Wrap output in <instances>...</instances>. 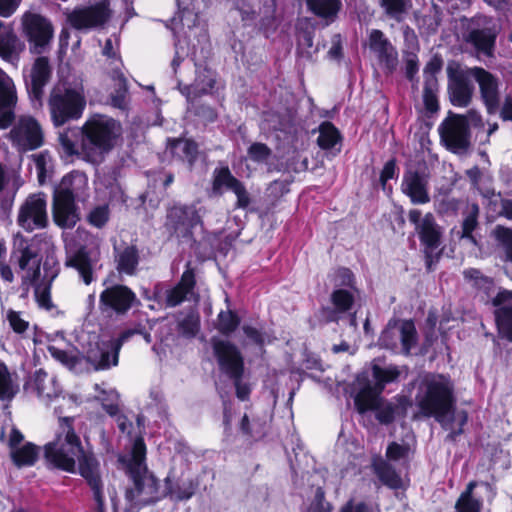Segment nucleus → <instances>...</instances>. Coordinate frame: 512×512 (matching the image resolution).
I'll return each mask as SVG.
<instances>
[{
    "instance_id": "f257e3e1",
    "label": "nucleus",
    "mask_w": 512,
    "mask_h": 512,
    "mask_svg": "<svg viewBox=\"0 0 512 512\" xmlns=\"http://www.w3.org/2000/svg\"><path fill=\"white\" fill-rule=\"evenodd\" d=\"M45 458L54 467L67 472L75 470L76 460L79 471L94 493L99 508L103 506L102 483L99 474V463L92 454L84 453L79 437L75 434L69 417L59 419V429L53 441L44 447Z\"/></svg>"
},
{
    "instance_id": "f03ea898",
    "label": "nucleus",
    "mask_w": 512,
    "mask_h": 512,
    "mask_svg": "<svg viewBox=\"0 0 512 512\" xmlns=\"http://www.w3.org/2000/svg\"><path fill=\"white\" fill-rule=\"evenodd\" d=\"M122 133L121 125L113 118L95 114L90 116L81 128V142L78 146L74 138L76 129H68L59 135L62 153L65 157L78 156L86 162L99 164L110 152Z\"/></svg>"
},
{
    "instance_id": "7ed1b4c3",
    "label": "nucleus",
    "mask_w": 512,
    "mask_h": 512,
    "mask_svg": "<svg viewBox=\"0 0 512 512\" xmlns=\"http://www.w3.org/2000/svg\"><path fill=\"white\" fill-rule=\"evenodd\" d=\"M453 384L443 375H426L419 387L416 401L422 413L434 416L442 426L451 431L454 438L462 432V426L467 422V414L460 411L452 415L454 404Z\"/></svg>"
},
{
    "instance_id": "20e7f679",
    "label": "nucleus",
    "mask_w": 512,
    "mask_h": 512,
    "mask_svg": "<svg viewBox=\"0 0 512 512\" xmlns=\"http://www.w3.org/2000/svg\"><path fill=\"white\" fill-rule=\"evenodd\" d=\"M400 371L395 366L380 367L378 364L372 366V376L375 383L372 385L366 374H361L357 378V384L360 387L355 396V405L360 413L368 410L377 411V419L382 423H389L393 420L395 409L390 403H383L379 397L385 384L397 379Z\"/></svg>"
},
{
    "instance_id": "39448f33",
    "label": "nucleus",
    "mask_w": 512,
    "mask_h": 512,
    "mask_svg": "<svg viewBox=\"0 0 512 512\" xmlns=\"http://www.w3.org/2000/svg\"><path fill=\"white\" fill-rule=\"evenodd\" d=\"M88 179L84 173L75 171L64 176L53 194V220L62 228H72L79 220L74 203L84 193Z\"/></svg>"
},
{
    "instance_id": "423d86ee",
    "label": "nucleus",
    "mask_w": 512,
    "mask_h": 512,
    "mask_svg": "<svg viewBox=\"0 0 512 512\" xmlns=\"http://www.w3.org/2000/svg\"><path fill=\"white\" fill-rule=\"evenodd\" d=\"M41 261L42 257L32 240L21 234L14 236L10 263L21 278L23 290L28 291L38 281L41 273Z\"/></svg>"
},
{
    "instance_id": "0eeeda50",
    "label": "nucleus",
    "mask_w": 512,
    "mask_h": 512,
    "mask_svg": "<svg viewBox=\"0 0 512 512\" xmlns=\"http://www.w3.org/2000/svg\"><path fill=\"white\" fill-rule=\"evenodd\" d=\"M49 111L55 126H62L70 120L81 118L86 100L81 88L58 84L50 92Z\"/></svg>"
},
{
    "instance_id": "6e6552de",
    "label": "nucleus",
    "mask_w": 512,
    "mask_h": 512,
    "mask_svg": "<svg viewBox=\"0 0 512 512\" xmlns=\"http://www.w3.org/2000/svg\"><path fill=\"white\" fill-rule=\"evenodd\" d=\"M136 332V330H126L119 337H102L84 351L86 360L95 370H108L117 366L122 345Z\"/></svg>"
},
{
    "instance_id": "1a4fd4ad",
    "label": "nucleus",
    "mask_w": 512,
    "mask_h": 512,
    "mask_svg": "<svg viewBox=\"0 0 512 512\" xmlns=\"http://www.w3.org/2000/svg\"><path fill=\"white\" fill-rule=\"evenodd\" d=\"M103 409L111 416H116V424L119 431L131 442V462L141 467L145 459L146 447L141 437H132L133 423L125 416L118 415L119 395L115 390L102 391L99 396Z\"/></svg>"
},
{
    "instance_id": "9d476101",
    "label": "nucleus",
    "mask_w": 512,
    "mask_h": 512,
    "mask_svg": "<svg viewBox=\"0 0 512 512\" xmlns=\"http://www.w3.org/2000/svg\"><path fill=\"white\" fill-rule=\"evenodd\" d=\"M164 496L155 476L146 469L134 474L133 487L125 494L127 512H137L142 506L153 503Z\"/></svg>"
},
{
    "instance_id": "9b49d317",
    "label": "nucleus",
    "mask_w": 512,
    "mask_h": 512,
    "mask_svg": "<svg viewBox=\"0 0 512 512\" xmlns=\"http://www.w3.org/2000/svg\"><path fill=\"white\" fill-rule=\"evenodd\" d=\"M213 347L221 370L235 380L237 397L245 400L250 393V389L247 385L240 382L243 372V360L239 351L234 345L221 340H215Z\"/></svg>"
},
{
    "instance_id": "f8f14e48",
    "label": "nucleus",
    "mask_w": 512,
    "mask_h": 512,
    "mask_svg": "<svg viewBox=\"0 0 512 512\" xmlns=\"http://www.w3.org/2000/svg\"><path fill=\"white\" fill-rule=\"evenodd\" d=\"M416 341L415 325L410 320L390 321L379 338L380 346L403 354H409Z\"/></svg>"
},
{
    "instance_id": "ddd939ff",
    "label": "nucleus",
    "mask_w": 512,
    "mask_h": 512,
    "mask_svg": "<svg viewBox=\"0 0 512 512\" xmlns=\"http://www.w3.org/2000/svg\"><path fill=\"white\" fill-rule=\"evenodd\" d=\"M109 0H99L88 6L77 7L67 15L69 24L77 30L103 26L112 17Z\"/></svg>"
},
{
    "instance_id": "4468645a",
    "label": "nucleus",
    "mask_w": 512,
    "mask_h": 512,
    "mask_svg": "<svg viewBox=\"0 0 512 512\" xmlns=\"http://www.w3.org/2000/svg\"><path fill=\"white\" fill-rule=\"evenodd\" d=\"M448 92L454 106L466 107L470 104L474 92L471 80H474L472 67H461L458 64L449 65Z\"/></svg>"
},
{
    "instance_id": "2eb2a0df",
    "label": "nucleus",
    "mask_w": 512,
    "mask_h": 512,
    "mask_svg": "<svg viewBox=\"0 0 512 512\" xmlns=\"http://www.w3.org/2000/svg\"><path fill=\"white\" fill-rule=\"evenodd\" d=\"M17 222L29 232L45 228L48 223L46 195L36 193L28 196L20 206Z\"/></svg>"
},
{
    "instance_id": "dca6fc26",
    "label": "nucleus",
    "mask_w": 512,
    "mask_h": 512,
    "mask_svg": "<svg viewBox=\"0 0 512 512\" xmlns=\"http://www.w3.org/2000/svg\"><path fill=\"white\" fill-rule=\"evenodd\" d=\"M442 141L454 153H461L468 149L470 134L467 120L462 115H452L447 118L439 128Z\"/></svg>"
},
{
    "instance_id": "f3484780",
    "label": "nucleus",
    "mask_w": 512,
    "mask_h": 512,
    "mask_svg": "<svg viewBox=\"0 0 512 512\" xmlns=\"http://www.w3.org/2000/svg\"><path fill=\"white\" fill-rule=\"evenodd\" d=\"M13 144L21 151L34 150L43 143L40 124L31 116H22L10 131Z\"/></svg>"
},
{
    "instance_id": "a211bd4d",
    "label": "nucleus",
    "mask_w": 512,
    "mask_h": 512,
    "mask_svg": "<svg viewBox=\"0 0 512 512\" xmlns=\"http://www.w3.org/2000/svg\"><path fill=\"white\" fill-rule=\"evenodd\" d=\"M100 253L97 250L80 248L74 252H67L65 265L74 269L85 285H90L96 279V273L101 268L99 264Z\"/></svg>"
},
{
    "instance_id": "6ab92c4d",
    "label": "nucleus",
    "mask_w": 512,
    "mask_h": 512,
    "mask_svg": "<svg viewBox=\"0 0 512 512\" xmlns=\"http://www.w3.org/2000/svg\"><path fill=\"white\" fill-rule=\"evenodd\" d=\"M472 73L487 112L490 115L496 114L500 105L499 79L481 67H472Z\"/></svg>"
},
{
    "instance_id": "aec40b11",
    "label": "nucleus",
    "mask_w": 512,
    "mask_h": 512,
    "mask_svg": "<svg viewBox=\"0 0 512 512\" xmlns=\"http://www.w3.org/2000/svg\"><path fill=\"white\" fill-rule=\"evenodd\" d=\"M136 301V294L124 285H113L103 290L100 294L102 310H111L120 315L127 313Z\"/></svg>"
},
{
    "instance_id": "412c9836",
    "label": "nucleus",
    "mask_w": 512,
    "mask_h": 512,
    "mask_svg": "<svg viewBox=\"0 0 512 512\" xmlns=\"http://www.w3.org/2000/svg\"><path fill=\"white\" fill-rule=\"evenodd\" d=\"M418 209L409 212V220L415 225V229L419 234L420 240L426 247V253L429 255L440 245L441 232L435 223L431 213H427L423 217Z\"/></svg>"
},
{
    "instance_id": "4be33fe9",
    "label": "nucleus",
    "mask_w": 512,
    "mask_h": 512,
    "mask_svg": "<svg viewBox=\"0 0 512 512\" xmlns=\"http://www.w3.org/2000/svg\"><path fill=\"white\" fill-rule=\"evenodd\" d=\"M24 27L29 41L33 44L32 51L36 54L42 53L52 38L51 24L39 15L30 14L24 18Z\"/></svg>"
},
{
    "instance_id": "5701e85b",
    "label": "nucleus",
    "mask_w": 512,
    "mask_h": 512,
    "mask_svg": "<svg viewBox=\"0 0 512 512\" xmlns=\"http://www.w3.org/2000/svg\"><path fill=\"white\" fill-rule=\"evenodd\" d=\"M479 487L485 494L487 500H492L494 491L489 483L471 481L466 490L461 493L455 504V512H480L483 506L481 493L475 491Z\"/></svg>"
},
{
    "instance_id": "b1692460",
    "label": "nucleus",
    "mask_w": 512,
    "mask_h": 512,
    "mask_svg": "<svg viewBox=\"0 0 512 512\" xmlns=\"http://www.w3.org/2000/svg\"><path fill=\"white\" fill-rule=\"evenodd\" d=\"M401 189L413 204H425L430 201L428 179L424 174L407 171L403 176Z\"/></svg>"
},
{
    "instance_id": "393cba45",
    "label": "nucleus",
    "mask_w": 512,
    "mask_h": 512,
    "mask_svg": "<svg viewBox=\"0 0 512 512\" xmlns=\"http://www.w3.org/2000/svg\"><path fill=\"white\" fill-rule=\"evenodd\" d=\"M16 103L12 79L0 69V128H7L13 121V107Z\"/></svg>"
},
{
    "instance_id": "a878e982",
    "label": "nucleus",
    "mask_w": 512,
    "mask_h": 512,
    "mask_svg": "<svg viewBox=\"0 0 512 512\" xmlns=\"http://www.w3.org/2000/svg\"><path fill=\"white\" fill-rule=\"evenodd\" d=\"M496 323L502 337L512 341V292L502 291L493 300Z\"/></svg>"
},
{
    "instance_id": "bb28decb",
    "label": "nucleus",
    "mask_w": 512,
    "mask_h": 512,
    "mask_svg": "<svg viewBox=\"0 0 512 512\" xmlns=\"http://www.w3.org/2000/svg\"><path fill=\"white\" fill-rule=\"evenodd\" d=\"M24 49L25 44L17 36L13 27L0 21V58L15 63Z\"/></svg>"
},
{
    "instance_id": "cd10ccee",
    "label": "nucleus",
    "mask_w": 512,
    "mask_h": 512,
    "mask_svg": "<svg viewBox=\"0 0 512 512\" xmlns=\"http://www.w3.org/2000/svg\"><path fill=\"white\" fill-rule=\"evenodd\" d=\"M28 387L35 391L42 401L47 403L58 398L61 393L56 378L48 375L42 369L35 371L28 382Z\"/></svg>"
},
{
    "instance_id": "c85d7f7f",
    "label": "nucleus",
    "mask_w": 512,
    "mask_h": 512,
    "mask_svg": "<svg viewBox=\"0 0 512 512\" xmlns=\"http://www.w3.org/2000/svg\"><path fill=\"white\" fill-rule=\"evenodd\" d=\"M168 221L176 232L185 234L200 223V216L194 206H173L168 213Z\"/></svg>"
},
{
    "instance_id": "c756f323",
    "label": "nucleus",
    "mask_w": 512,
    "mask_h": 512,
    "mask_svg": "<svg viewBox=\"0 0 512 512\" xmlns=\"http://www.w3.org/2000/svg\"><path fill=\"white\" fill-rule=\"evenodd\" d=\"M195 275L193 270L188 266L184 271L180 282L172 289L166 291V305L175 307L184 300H189L194 295Z\"/></svg>"
},
{
    "instance_id": "7c9ffc66",
    "label": "nucleus",
    "mask_w": 512,
    "mask_h": 512,
    "mask_svg": "<svg viewBox=\"0 0 512 512\" xmlns=\"http://www.w3.org/2000/svg\"><path fill=\"white\" fill-rule=\"evenodd\" d=\"M51 75V68L47 58L39 57L35 60L31 69V81L29 91L33 98L39 100L42 96L43 87L48 82Z\"/></svg>"
},
{
    "instance_id": "2f4dec72",
    "label": "nucleus",
    "mask_w": 512,
    "mask_h": 512,
    "mask_svg": "<svg viewBox=\"0 0 512 512\" xmlns=\"http://www.w3.org/2000/svg\"><path fill=\"white\" fill-rule=\"evenodd\" d=\"M331 302L334 306V310L323 309L322 317L328 321H337L340 313L348 311L353 302L354 294L345 288H336L331 294Z\"/></svg>"
},
{
    "instance_id": "473e14b6",
    "label": "nucleus",
    "mask_w": 512,
    "mask_h": 512,
    "mask_svg": "<svg viewBox=\"0 0 512 512\" xmlns=\"http://www.w3.org/2000/svg\"><path fill=\"white\" fill-rule=\"evenodd\" d=\"M197 486L198 484L192 479L187 478L173 482L171 477L168 476L164 495H169L171 499L176 501L188 500L194 495Z\"/></svg>"
},
{
    "instance_id": "72a5a7b5",
    "label": "nucleus",
    "mask_w": 512,
    "mask_h": 512,
    "mask_svg": "<svg viewBox=\"0 0 512 512\" xmlns=\"http://www.w3.org/2000/svg\"><path fill=\"white\" fill-rule=\"evenodd\" d=\"M168 150L173 156L187 162L190 166L194 163L197 157L196 143L187 139L169 140Z\"/></svg>"
},
{
    "instance_id": "f704fd0d",
    "label": "nucleus",
    "mask_w": 512,
    "mask_h": 512,
    "mask_svg": "<svg viewBox=\"0 0 512 512\" xmlns=\"http://www.w3.org/2000/svg\"><path fill=\"white\" fill-rule=\"evenodd\" d=\"M50 355L68 369L78 372L80 370L83 356L78 349L65 350L55 345L48 346Z\"/></svg>"
},
{
    "instance_id": "c9c22d12",
    "label": "nucleus",
    "mask_w": 512,
    "mask_h": 512,
    "mask_svg": "<svg viewBox=\"0 0 512 512\" xmlns=\"http://www.w3.org/2000/svg\"><path fill=\"white\" fill-rule=\"evenodd\" d=\"M215 84V77L212 71L204 69L197 74L195 82L190 87H185L182 93L187 96L188 99L195 98L201 94L210 92Z\"/></svg>"
},
{
    "instance_id": "e433bc0d",
    "label": "nucleus",
    "mask_w": 512,
    "mask_h": 512,
    "mask_svg": "<svg viewBox=\"0 0 512 512\" xmlns=\"http://www.w3.org/2000/svg\"><path fill=\"white\" fill-rule=\"evenodd\" d=\"M496 38V32L491 28L473 30L469 34V41L478 52L491 56Z\"/></svg>"
},
{
    "instance_id": "4c0bfd02",
    "label": "nucleus",
    "mask_w": 512,
    "mask_h": 512,
    "mask_svg": "<svg viewBox=\"0 0 512 512\" xmlns=\"http://www.w3.org/2000/svg\"><path fill=\"white\" fill-rule=\"evenodd\" d=\"M117 270L119 273L134 275L139 263V254L135 246H126L116 255Z\"/></svg>"
},
{
    "instance_id": "58836bf2",
    "label": "nucleus",
    "mask_w": 512,
    "mask_h": 512,
    "mask_svg": "<svg viewBox=\"0 0 512 512\" xmlns=\"http://www.w3.org/2000/svg\"><path fill=\"white\" fill-rule=\"evenodd\" d=\"M19 391L16 374L11 373L0 359V400H11Z\"/></svg>"
},
{
    "instance_id": "ea45409f",
    "label": "nucleus",
    "mask_w": 512,
    "mask_h": 512,
    "mask_svg": "<svg viewBox=\"0 0 512 512\" xmlns=\"http://www.w3.org/2000/svg\"><path fill=\"white\" fill-rule=\"evenodd\" d=\"M369 48L380 59H388L396 53L390 41L384 36L383 32L377 29L369 33Z\"/></svg>"
},
{
    "instance_id": "a19ab883",
    "label": "nucleus",
    "mask_w": 512,
    "mask_h": 512,
    "mask_svg": "<svg viewBox=\"0 0 512 512\" xmlns=\"http://www.w3.org/2000/svg\"><path fill=\"white\" fill-rule=\"evenodd\" d=\"M240 432L246 440L256 441L261 439L266 432V422L260 418L244 415L240 422Z\"/></svg>"
},
{
    "instance_id": "79ce46f5",
    "label": "nucleus",
    "mask_w": 512,
    "mask_h": 512,
    "mask_svg": "<svg viewBox=\"0 0 512 512\" xmlns=\"http://www.w3.org/2000/svg\"><path fill=\"white\" fill-rule=\"evenodd\" d=\"M116 65L111 72V79L115 83V94H111V103L114 107L123 109L126 105L127 85L126 79L119 70V60H115Z\"/></svg>"
},
{
    "instance_id": "37998d69",
    "label": "nucleus",
    "mask_w": 512,
    "mask_h": 512,
    "mask_svg": "<svg viewBox=\"0 0 512 512\" xmlns=\"http://www.w3.org/2000/svg\"><path fill=\"white\" fill-rule=\"evenodd\" d=\"M238 182L228 167L216 168L213 172L212 190L215 194L221 195L225 190L232 191Z\"/></svg>"
},
{
    "instance_id": "c03bdc74",
    "label": "nucleus",
    "mask_w": 512,
    "mask_h": 512,
    "mask_svg": "<svg viewBox=\"0 0 512 512\" xmlns=\"http://www.w3.org/2000/svg\"><path fill=\"white\" fill-rule=\"evenodd\" d=\"M10 454L17 466H31L38 458V449L35 445L26 443L23 446L14 449Z\"/></svg>"
},
{
    "instance_id": "a18cd8bd",
    "label": "nucleus",
    "mask_w": 512,
    "mask_h": 512,
    "mask_svg": "<svg viewBox=\"0 0 512 512\" xmlns=\"http://www.w3.org/2000/svg\"><path fill=\"white\" fill-rule=\"evenodd\" d=\"M307 5L318 16L333 18L338 13L341 3L339 0H307Z\"/></svg>"
},
{
    "instance_id": "49530a36",
    "label": "nucleus",
    "mask_w": 512,
    "mask_h": 512,
    "mask_svg": "<svg viewBox=\"0 0 512 512\" xmlns=\"http://www.w3.org/2000/svg\"><path fill=\"white\" fill-rule=\"evenodd\" d=\"M340 141L339 131L330 122H324L319 127L318 145L322 149H331Z\"/></svg>"
},
{
    "instance_id": "de8ad7c7",
    "label": "nucleus",
    "mask_w": 512,
    "mask_h": 512,
    "mask_svg": "<svg viewBox=\"0 0 512 512\" xmlns=\"http://www.w3.org/2000/svg\"><path fill=\"white\" fill-rule=\"evenodd\" d=\"M375 470L379 479L391 488H399L402 485L401 477L395 472L391 465L386 461H380L375 464Z\"/></svg>"
},
{
    "instance_id": "09e8293b",
    "label": "nucleus",
    "mask_w": 512,
    "mask_h": 512,
    "mask_svg": "<svg viewBox=\"0 0 512 512\" xmlns=\"http://www.w3.org/2000/svg\"><path fill=\"white\" fill-rule=\"evenodd\" d=\"M479 214V207L477 204H469L466 207L465 217L462 224L461 238H467L471 242L475 243V239L472 236V232L477 226V217Z\"/></svg>"
},
{
    "instance_id": "8fccbe9b",
    "label": "nucleus",
    "mask_w": 512,
    "mask_h": 512,
    "mask_svg": "<svg viewBox=\"0 0 512 512\" xmlns=\"http://www.w3.org/2000/svg\"><path fill=\"white\" fill-rule=\"evenodd\" d=\"M21 185L22 182L19 175L14 171H7L5 167L0 164V194L7 191L14 197Z\"/></svg>"
},
{
    "instance_id": "3c124183",
    "label": "nucleus",
    "mask_w": 512,
    "mask_h": 512,
    "mask_svg": "<svg viewBox=\"0 0 512 512\" xmlns=\"http://www.w3.org/2000/svg\"><path fill=\"white\" fill-rule=\"evenodd\" d=\"M381 5L386 14L398 22L404 19L410 7L409 0H381Z\"/></svg>"
},
{
    "instance_id": "603ef678",
    "label": "nucleus",
    "mask_w": 512,
    "mask_h": 512,
    "mask_svg": "<svg viewBox=\"0 0 512 512\" xmlns=\"http://www.w3.org/2000/svg\"><path fill=\"white\" fill-rule=\"evenodd\" d=\"M438 81H434L432 78L428 81H424L423 100L425 107L430 112H435L438 109Z\"/></svg>"
},
{
    "instance_id": "864d4df0",
    "label": "nucleus",
    "mask_w": 512,
    "mask_h": 512,
    "mask_svg": "<svg viewBox=\"0 0 512 512\" xmlns=\"http://www.w3.org/2000/svg\"><path fill=\"white\" fill-rule=\"evenodd\" d=\"M32 159L37 170L38 181L40 184H44L51 166V156L47 151H42L37 154H33Z\"/></svg>"
},
{
    "instance_id": "5fc2aeb1",
    "label": "nucleus",
    "mask_w": 512,
    "mask_h": 512,
    "mask_svg": "<svg viewBox=\"0 0 512 512\" xmlns=\"http://www.w3.org/2000/svg\"><path fill=\"white\" fill-rule=\"evenodd\" d=\"M6 319L15 333L23 334L29 328V321L24 318L21 312L9 309L6 312Z\"/></svg>"
},
{
    "instance_id": "6e6d98bb",
    "label": "nucleus",
    "mask_w": 512,
    "mask_h": 512,
    "mask_svg": "<svg viewBox=\"0 0 512 512\" xmlns=\"http://www.w3.org/2000/svg\"><path fill=\"white\" fill-rule=\"evenodd\" d=\"M495 236L503 246L507 260L512 262V230L504 227L495 229Z\"/></svg>"
},
{
    "instance_id": "4d7b16f0",
    "label": "nucleus",
    "mask_w": 512,
    "mask_h": 512,
    "mask_svg": "<svg viewBox=\"0 0 512 512\" xmlns=\"http://www.w3.org/2000/svg\"><path fill=\"white\" fill-rule=\"evenodd\" d=\"M333 282L337 288L354 289V277L349 269H338L333 275Z\"/></svg>"
},
{
    "instance_id": "13d9d810",
    "label": "nucleus",
    "mask_w": 512,
    "mask_h": 512,
    "mask_svg": "<svg viewBox=\"0 0 512 512\" xmlns=\"http://www.w3.org/2000/svg\"><path fill=\"white\" fill-rule=\"evenodd\" d=\"M219 330L222 333L229 334L236 329L239 319L232 312H221L219 314Z\"/></svg>"
},
{
    "instance_id": "bf43d9fd",
    "label": "nucleus",
    "mask_w": 512,
    "mask_h": 512,
    "mask_svg": "<svg viewBox=\"0 0 512 512\" xmlns=\"http://www.w3.org/2000/svg\"><path fill=\"white\" fill-rule=\"evenodd\" d=\"M307 512H331V506L325 501L321 488H317L313 500L307 507Z\"/></svg>"
},
{
    "instance_id": "052dcab7",
    "label": "nucleus",
    "mask_w": 512,
    "mask_h": 512,
    "mask_svg": "<svg viewBox=\"0 0 512 512\" xmlns=\"http://www.w3.org/2000/svg\"><path fill=\"white\" fill-rule=\"evenodd\" d=\"M199 317L195 314L187 315L180 323L181 332L187 337H193L199 330Z\"/></svg>"
},
{
    "instance_id": "680f3d73",
    "label": "nucleus",
    "mask_w": 512,
    "mask_h": 512,
    "mask_svg": "<svg viewBox=\"0 0 512 512\" xmlns=\"http://www.w3.org/2000/svg\"><path fill=\"white\" fill-rule=\"evenodd\" d=\"M408 452V446L393 442L387 448L386 457L388 461L398 462L405 460L407 458Z\"/></svg>"
},
{
    "instance_id": "e2e57ef3",
    "label": "nucleus",
    "mask_w": 512,
    "mask_h": 512,
    "mask_svg": "<svg viewBox=\"0 0 512 512\" xmlns=\"http://www.w3.org/2000/svg\"><path fill=\"white\" fill-rule=\"evenodd\" d=\"M1 438L3 440L6 439V443L10 448V453L14 449H17L24 439L22 433L15 427H11L8 432L3 431Z\"/></svg>"
},
{
    "instance_id": "0e129e2a",
    "label": "nucleus",
    "mask_w": 512,
    "mask_h": 512,
    "mask_svg": "<svg viewBox=\"0 0 512 512\" xmlns=\"http://www.w3.org/2000/svg\"><path fill=\"white\" fill-rule=\"evenodd\" d=\"M248 154L252 160L264 162L270 155V149L265 144L253 143L248 149Z\"/></svg>"
},
{
    "instance_id": "69168bd1",
    "label": "nucleus",
    "mask_w": 512,
    "mask_h": 512,
    "mask_svg": "<svg viewBox=\"0 0 512 512\" xmlns=\"http://www.w3.org/2000/svg\"><path fill=\"white\" fill-rule=\"evenodd\" d=\"M109 211L106 205L98 206L89 215V221L96 227H102L108 220Z\"/></svg>"
},
{
    "instance_id": "338daca9",
    "label": "nucleus",
    "mask_w": 512,
    "mask_h": 512,
    "mask_svg": "<svg viewBox=\"0 0 512 512\" xmlns=\"http://www.w3.org/2000/svg\"><path fill=\"white\" fill-rule=\"evenodd\" d=\"M35 297H36V301H37L38 305L41 308H43L45 310H50L53 307L52 302H51V297H50V291L48 288L36 287Z\"/></svg>"
},
{
    "instance_id": "774afa93",
    "label": "nucleus",
    "mask_w": 512,
    "mask_h": 512,
    "mask_svg": "<svg viewBox=\"0 0 512 512\" xmlns=\"http://www.w3.org/2000/svg\"><path fill=\"white\" fill-rule=\"evenodd\" d=\"M232 192L237 197V207L246 208L250 204L249 194L240 181L233 187Z\"/></svg>"
}]
</instances>
